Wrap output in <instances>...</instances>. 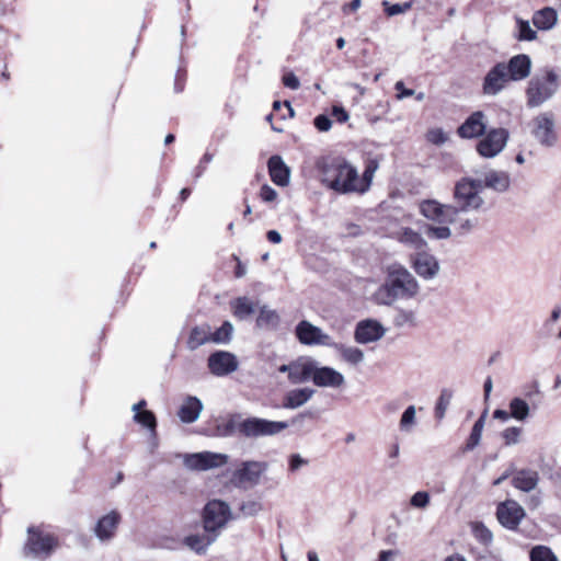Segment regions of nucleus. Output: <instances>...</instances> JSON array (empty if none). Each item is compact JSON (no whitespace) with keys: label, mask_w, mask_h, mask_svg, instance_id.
<instances>
[{"label":"nucleus","mask_w":561,"mask_h":561,"mask_svg":"<svg viewBox=\"0 0 561 561\" xmlns=\"http://www.w3.org/2000/svg\"><path fill=\"white\" fill-rule=\"evenodd\" d=\"M483 191L480 179L462 178L454 187V204H442L436 199H424L419 210L427 220L436 224L455 222L462 214L478 211L484 205L481 196Z\"/></svg>","instance_id":"1"},{"label":"nucleus","mask_w":561,"mask_h":561,"mask_svg":"<svg viewBox=\"0 0 561 561\" xmlns=\"http://www.w3.org/2000/svg\"><path fill=\"white\" fill-rule=\"evenodd\" d=\"M420 289L414 275L401 263L393 262L385 267V279L377 288L375 298L378 305L392 306L400 300L416 298Z\"/></svg>","instance_id":"2"},{"label":"nucleus","mask_w":561,"mask_h":561,"mask_svg":"<svg viewBox=\"0 0 561 561\" xmlns=\"http://www.w3.org/2000/svg\"><path fill=\"white\" fill-rule=\"evenodd\" d=\"M322 183L340 194L357 193L356 168L344 158L322 160L318 163Z\"/></svg>","instance_id":"3"},{"label":"nucleus","mask_w":561,"mask_h":561,"mask_svg":"<svg viewBox=\"0 0 561 561\" xmlns=\"http://www.w3.org/2000/svg\"><path fill=\"white\" fill-rule=\"evenodd\" d=\"M558 88V76L553 70H545L534 76L525 91L527 106L529 108L541 106L557 93Z\"/></svg>","instance_id":"4"},{"label":"nucleus","mask_w":561,"mask_h":561,"mask_svg":"<svg viewBox=\"0 0 561 561\" xmlns=\"http://www.w3.org/2000/svg\"><path fill=\"white\" fill-rule=\"evenodd\" d=\"M231 518L232 512L226 502L220 500L209 501L203 511L204 530L215 533L218 537Z\"/></svg>","instance_id":"5"},{"label":"nucleus","mask_w":561,"mask_h":561,"mask_svg":"<svg viewBox=\"0 0 561 561\" xmlns=\"http://www.w3.org/2000/svg\"><path fill=\"white\" fill-rule=\"evenodd\" d=\"M27 540L23 547V553L26 558H48L58 547V540L50 534H44L34 527L27 529Z\"/></svg>","instance_id":"6"},{"label":"nucleus","mask_w":561,"mask_h":561,"mask_svg":"<svg viewBox=\"0 0 561 561\" xmlns=\"http://www.w3.org/2000/svg\"><path fill=\"white\" fill-rule=\"evenodd\" d=\"M481 137L476 145V150L482 158L492 159L504 150L510 139V133L503 127L491 128Z\"/></svg>","instance_id":"7"},{"label":"nucleus","mask_w":561,"mask_h":561,"mask_svg":"<svg viewBox=\"0 0 561 561\" xmlns=\"http://www.w3.org/2000/svg\"><path fill=\"white\" fill-rule=\"evenodd\" d=\"M531 136L543 147H553L557 144L556 119L551 112H542L535 116L530 124Z\"/></svg>","instance_id":"8"},{"label":"nucleus","mask_w":561,"mask_h":561,"mask_svg":"<svg viewBox=\"0 0 561 561\" xmlns=\"http://www.w3.org/2000/svg\"><path fill=\"white\" fill-rule=\"evenodd\" d=\"M228 462V456L221 453L201 451L183 455V465L191 471H207L220 468Z\"/></svg>","instance_id":"9"},{"label":"nucleus","mask_w":561,"mask_h":561,"mask_svg":"<svg viewBox=\"0 0 561 561\" xmlns=\"http://www.w3.org/2000/svg\"><path fill=\"white\" fill-rule=\"evenodd\" d=\"M295 334L297 340L304 345H322L330 347L333 342L329 334L307 320H302L296 325Z\"/></svg>","instance_id":"10"},{"label":"nucleus","mask_w":561,"mask_h":561,"mask_svg":"<svg viewBox=\"0 0 561 561\" xmlns=\"http://www.w3.org/2000/svg\"><path fill=\"white\" fill-rule=\"evenodd\" d=\"M525 515L523 506L514 500L502 502L496 507V517L507 529H516Z\"/></svg>","instance_id":"11"},{"label":"nucleus","mask_w":561,"mask_h":561,"mask_svg":"<svg viewBox=\"0 0 561 561\" xmlns=\"http://www.w3.org/2000/svg\"><path fill=\"white\" fill-rule=\"evenodd\" d=\"M410 262L414 272L425 280L435 278L439 273L438 260L425 250L411 255Z\"/></svg>","instance_id":"12"},{"label":"nucleus","mask_w":561,"mask_h":561,"mask_svg":"<svg viewBox=\"0 0 561 561\" xmlns=\"http://www.w3.org/2000/svg\"><path fill=\"white\" fill-rule=\"evenodd\" d=\"M207 366L213 375L222 377L236 371L238 369L239 362L230 352L216 351L209 355Z\"/></svg>","instance_id":"13"},{"label":"nucleus","mask_w":561,"mask_h":561,"mask_svg":"<svg viewBox=\"0 0 561 561\" xmlns=\"http://www.w3.org/2000/svg\"><path fill=\"white\" fill-rule=\"evenodd\" d=\"M504 62H497L493 66L484 77L482 90L485 95L499 94L506 84L512 81L507 76Z\"/></svg>","instance_id":"14"},{"label":"nucleus","mask_w":561,"mask_h":561,"mask_svg":"<svg viewBox=\"0 0 561 561\" xmlns=\"http://www.w3.org/2000/svg\"><path fill=\"white\" fill-rule=\"evenodd\" d=\"M289 426L284 421H270L260 417H248V437L274 436Z\"/></svg>","instance_id":"15"},{"label":"nucleus","mask_w":561,"mask_h":561,"mask_svg":"<svg viewBox=\"0 0 561 561\" xmlns=\"http://www.w3.org/2000/svg\"><path fill=\"white\" fill-rule=\"evenodd\" d=\"M486 125L485 114L482 111H476L458 127L457 134L462 139L479 138L485 134Z\"/></svg>","instance_id":"16"},{"label":"nucleus","mask_w":561,"mask_h":561,"mask_svg":"<svg viewBox=\"0 0 561 561\" xmlns=\"http://www.w3.org/2000/svg\"><path fill=\"white\" fill-rule=\"evenodd\" d=\"M311 380L318 387L334 389L341 388L345 383V378L340 371L329 366H319L317 360Z\"/></svg>","instance_id":"17"},{"label":"nucleus","mask_w":561,"mask_h":561,"mask_svg":"<svg viewBox=\"0 0 561 561\" xmlns=\"http://www.w3.org/2000/svg\"><path fill=\"white\" fill-rule=\"evenodd\" d=\"M504 67H507L506 72L512 81H520L530 75L531 59L528 55L519 54L504 62Z\"/></svg>","instance_id":"18"},{"label":"nucleus","mask_w":561,"mask_h":561,"mask_svg":"<svg viewBox=\"0 0 561 561\" xmlns=\"http://www.w3.org/2000/svg\"><path fill=\"white\" fill-rule=\"evenodd\" d=\"M383 334L382 325L375 320L360 321L355 329V340L362 344L378 341Z\"/></svg>","instance_id":"19"},{"label":"nucleus","mask_w":561,"mask_h":561,"mask_svg":"<svg viewBox=\"0 0 561 561\" xmlns=\"http://www.w3.org/2000/svg\"><path fill=\"white\" fill-rule=\"evenodd\" d=\"M245 433V419L242 414H233L221 419L216 425V434L221 437L233 436Z\"/></svg>","instance_id":"20"},{"label":"nucleus","mask_w":561,"mask_h":561,"mask_svg":"<svg viewBox=\"0 0 561 561\" xmlns=\"http://www.w3.org/2000/svg\"><path fill=\"white\" fill-rule=\"evenodd\" d=\"M271 180L278 186H287L290 180V169L282 157L272 156L267 161Z\"/></svg>","instance_id":"21"},{"label":"nucleus","mask_w":561,"mask_h":561,"mask_svg":"<svg viewBox=\"0 0 561 561\" xmlns=\"http://www.w3.org/2000/svg\"><path fill=\"white\" fill-rule=\"evenodd\" d=\"M203 409L204 405L198 398L188 396L181 404L178 416L181 422L191 424L199 419Z\"/></svg>","instance_id":"22"},{"label":"nucleus","mask_w":561,"mask_h":561,"mask_svg":"<svg viewBox=\"0 0 561 561\" xmlns=\"http://www.w3.org/2000/svg\"><path fill=\"white\" fill-rule=\"evenodd\" d=\"M119 520L121 516L115 511L104 515L98 520L95 525V536L102 541L110 540L114 536Z\"/></svg>","instance_id":"23"},{"label":"nucleus","mask_w":561,"mask_h":561,"mask_svg":"<svg viewBox=\"0 0 561 561\" xmlns=\"http://www.w3.org/2000/svg\"><path fill=\"white\" fill-rule=\"evenodd\" d=\"M316 360L311 357H301L293 362V370L289 376L291 383H301L312 378Z\"/></svg>","instance_id":"24"},{"label":"nucleus","mask_w":561,"mask_h":561,"mask_svg":"<svg viewBox=\"0 0 561 561\" xmlns=\"http://www.w3.org/2000/svg\"><path fill=\"white\" fill-rule=\"evenodd\" d=\"M539 483V473L533 469H520L512 478V485L523 492L534 491Z\"/></svg>","instance_id":"25"},{"label":"nucleus","mask_w":561,"mask_h":561,"mask_svg":"<svg viewBox=\"0 0 561 561\" xmlns=\"http://www.w3.org/2000/svg\"><path fill=\"white\" fill-rule=\"evenodd\" d=\"M481 181L483 190L491 188L497 193L506 192L511 185V178L505 171L490 170Z\"/></svg>","instance_id":"26"},{"label":"nucleus","mask_w":561,"mask_h":561,"mask_svg":"<svg viewBox=\"0 0 561 561\" xmlns=\"http://www.w3.org/2000/svg\"><path fill=\"white\" fill-rule=\"evenodd\" d=\"M217 536L215 533L204 530V534L190 535L184 538V543L191 550L198 554H204L208 547L211 546L216 540Z\"/></svg>","instance_id":"27"},{"label":"nucleus","mask_w":561,"mask_h":561,"mask_svg":"<svg viewBox=\"0 0 561 561\" xmlns=\"http://www.w3.org/2000/svg\"><path fill=\"white\" fill-rule=\"evenodd\" d=\"M558 13L551 7L542 8L533 15L534 25L540 31H549L556 26Z\"/></svg>","instance_id":"28"},{"label":"nucleus","mask_w":561,"mask_h":561,"mask_svg":"<svg viewBox=\"0 0 561 561\" xmlns=\"http://www.w3.org/2000/svg\"><path fill=\"white\" fill-rule=\"evenodd\" d=\"M207 343H211V327L207 323L194 327L187 340L188 348L194 351Z\"/></svg>","instance_id":"29"},{"label":"nucleus","mask_w":561,"mask_h":561,"mask_svg":"<svg viewBox=\"0 0 561 561\" xmlns=\"http://www.w3.org/2000/svg\"><path fill=\"white\" fill-rule=\"evenodd\" d=\"M398 241L419 252L426 250L427 248L426 240L419 232L408 227L402 228L398 232Z\"/></svg>","instance_id":"30"},{"label":"nucleus","mask_w":561,"mask_h":561,"mask_svg":"<svg viewBox=\"0 0 561 561\" xmlns=\"http://www.w3.org/2000/svg\"><path fill=\"white\" fill-rule=\"evenodd\" d=\"M330 347L334 348L344 362L353 366L363 363L365 358L364 352L355 346H346L345 344L333 341Z\"/></svg>","instance_id":"31"},{"label":"nucleus","mask_w":561,"mask_h":561,"mask_svg":"<svg viewBox=\"0 0 561 561\" xmlns=\"http://www.w3.org/2000/svg\"><path fill=\"white\" fill-rule=\"evenodd\" d=\"M280 318L276 310L263 305L259 308L256 325L264 330H275L279 324Z\"/></svg>","instance_id":"32"},{"label":"nucleus","mask_w":561,"mask_h":561,"mask_svg":"<svg viewBox=\"0 0 561 561\" xmlns=\"http://www.w3.org/2000/svg\"><path fill=\"white\" fill-rule=\"evenodd\" d=\"M313 394L314 390L311 388L294 389L286 394L284 407L288 409H297L310 400Z\"/></svg>","instance_id":"33"},{"label":"nucleus","mask_w":561,"mask_h":561,"mask_svg":"<svg viewBox=\"0 0 561 561\" xmlns=\"http://www.w3.org/2000/svg\"><path fill=\"white\" fill-rule=\"evenodd\" d=\"M268 465L265 461H248V488L266 481Z\"/></svg>","instance_id":"34"},{"label":"nucleus","mask_w":561,"mask_h":561,"mask_svg":"<svg viewBox=\"0 0 561 561\" xmlns=\"http://www.w3.org/2000/svg\"><path fill=\"white\" fill-rule=\"evenodd\" d=\"M488 411L485 410L480 417L474 422L471 433L467 439V443L463 447V451H470L473 450L481 440L482 432L485 425V419H486Z\"/></svg>","instance_id":"35"},{"label":"nucleus","mask_w":561,"mask_h":561,"mask_svg":"<svg viewBox=\"0 0 561 561\" xmlns=\"http://www.w3.org/2000/svg\"><path fill=\"white\" fill-rule=\"evenodd\" d=\"M417 323L416 312L412 309L399 308L393 316L396 328H415Z\"/></svg>","instance_id":"36"},{"label":"nucleus","mask_w":561,"mask_h":561,"mask_svg":"<svg viewBox=\"0 0 561 561\" xmlns=\"http://www.w3.org/2000/svg\"><path fill=\"white\" fill-rule=\"evenodd\" d=\"M377 168H378L377 162L369 161L362 178H359L358 172L356 171V181L358 182V183H356L357 193L363 194L369 190L373 178H374V173L376 172Z\"/></svg>","instance_id":"37"},{"label":"nucleus","mask_w":561,"mask_h":561,"mask_svg":"<svg viewBox=\"0 0 561 561\" xmlns=\"http://www.w3.org/2000/svg\"><path fill=\"white\" fill-rule=\"evenodd\" d=\"M449 224H438V225H425L424 233L427 238L433 240H447L451 238L453 230L448 227Z\"/></svg>","instance_id":"38"},{"label":"nucleus","mask_w":561,"mask_h":561,"mask_svg":"<svg viewBox=\"0 0 561 561\" xmlns=\"http://www.w3.org/2000/svg\"><path fill=\"white\" fill-rule=\"evenodd\" d=\"M454 397L453 390L448 388H444L440 391V394L437 399L436 405H435V417L438 421H442L445 417L446 411L451 402V399Z\"/></svg>","instance_id":"39"},{"label":"nucleus","mask_w":561,"mask_h":561,"mask_svg":"<svg viewBox=\"0 0 561 561\" xmlns=\"http://www.w3.org/2000/svg\"><path fill=\"white\" fill-rule=\"evenodd\" d=\"M511 416L517 421H524L529 415V405L522 398H514L510 402Z\"/></svg>","instance_id":"40"},{"label":"nucleus","mask_w":561,"mask_h":561,"mask_svg":"<svg viewBox=\"0 0 561 561\" xmlns=\"http://www.w3.org/2000/svg\"><path fill=\"white\" fill-rule=\"evenodd\" d=\"M516 38L518 41L531 42L537 38V32L530 26L529 21L516 18Z\"/></svg>","instance_id":"41"},{"label":"nucleus","mask_w":561,"mask_h":561,"mask_svg":"<svg viewBox=\"0 0 561 561\" xmlns=\"http://www.w3.org/2000/svg\"><path fill=\"white\" fill-rule=\"evenodd\" d=\"M233 333V325L229 321H225L216 331H211V343L227 344L231 341Z\"/></svg>","instance_id":"42"},{"label":"nucleus","mask_w":561,"mask_h":561,"mask_svg":"<svg viewBox=\"0 0 561 561\" xmlns=\"http://www.w3.org/2000/svg\"><path fill=\"white\" fill-rule=\"evenodd\" d=\"M449 224L455 225V233L457 236H466L478 226L479 220L476 217L462 218L461 215H459L457 221Z\"/></svg>","instance_id":"43"},{"label":"nucleus","mask_w":561,"mask_h":561,"mask_svg":"<svg viewBox=\"0 0 561 561\" xmlns=\"http://www.w3.org/2000/svg\"><path fill=\"white\" fill-rule=\"evenodd\" d=\"M530 561H559L553 551L547 546H535L529 553Z\"/></svg>","instance_id":"44"},{"label":"nucleus","mask_w":561,"mask_h":561,"mask_svg":"<svg viewBox=\"0 0 561 561\" xmlns=\"http://www.w3.org/2000/svg\"><path fill=\"white\" fill-rule=\"evenodd\" d=\"M416 423V409L409 405L402 413L399 427L402 432L410 433Z\"/></svg>","instance_id":"45"},{"label":"nucleus","mask_w":561,"mask_h":561,"mask_svg":"<svg viewBox=\"0 0 561 561\" xmlns=\"http://www.w3.org/2000/svg\"><path fill=\"white\" fill-rule=\"evenodd\" d=\"M471 529L474 538L483 545H489L493 540L491 530L482 523L474 522L471 524Z\"/></svg>","instance_id":"46"},{"label":"nucleus","mask_w":561,"mask_h":561,"mask_svg":"<svg viewBox=\"0 0 561 561\" xmlns=\"http://www.w3.org/2000/svg\"><path fill=\"white\" fill-rule=\"evenodd\" d=\"M381 5L388 16H394L408 12L412 8V2L403 3H390L388 0H383Z\"/></svg>","instance_id":"47"},{"label":"nucleus","mask_w":561,"mask_h":561,"mask_svg":"<svg viewBox=\"0 0 561 561\" xmlns=\"http://www.w3.org/2000/svg\"><path fill=\"white\" fill-rule=\"evenodd\" d=\"M523 433L522 427L512 426L507 427L502 432V438L504 439V444L506 446L516 445L519 443L520 435Z\"/></svg>","instance_id":"48"},{"label":"nucleus","mask_w":561,"mask_h":561,"mask_svg":"<svg viewBox=\"0 0 561 561\" xmlns=\"http://www.w3.org/2000/svg\"><path fill=\"white\" fill-rule=\"evenodd\" d=\"M430 501H431V496H430L428 492L417 491L411 496L410 504H411V506H413L415 508L424 510L428 506Z\"/></svg>","instance_id":"49"},{"label":"nucleus","mask_w":561,"mask_h":561,"mask_svg":"<svg viewBox=\"0 0 561 561\" xmlns=\"http://www.w3.org/2000/svg\"><path fill=\"white\" fill-rule=\"evenodd\" d=\"M134 419L136 422L154 431L157 422H156V416L151 411L136 412Z\"/></svg>","instance_id":"50"},{"label":"nucleus","mask_w":561,"mask_h":561,"mask_svg":"<svg viewBox=\"0 0 561 561\" xmlns=\"http://www.w3.org/2000/svg\"><path fill=\"white\" fill-rule=\"evenodd\" d=\"M447 134L442 128H432L426 133V140L433 145L440 146L447 141Z\"/></svg>","instance_id":"51"},{"label":"nucleus","mask_w":561,"mask_h":561,"mask_svg":"<svg viewBox=\"0 0 561 561\" xmlns=\"http://www.w3.org/2000/svg\"><path fill=\"white\" fill-rule=\"evenodd\" d=\"M283 107H285V108H286V112H287V114H285V113H280V117H282L283 119H285L286 117H290V118H291V117H294V115H295V111H294V108L291 107L290 102L285 101L284 103H282L280 101H275V102L273 103V111H275V112H282Z\"/></svg>","instance_id":"52"},{"label":"nucleus","mask_w":561,"mask_h":561,"mask_svg":"<svg viewBox=\"0 0 561 561\" xmlns=\"http://www.w3.org/2000/svg\"><path fill=\"white\" fill-rule=\"evenodd\" d=\"M308 460L302 458L299 454H293L289 457L288 468L290 472H296L301 467L308 465Z\"/></svg>","instance_id":"53"},{"label":"nucleus","mask_w":561,"mask_h":561,"mask_svg":"<svg viewBox=\"0 0 561 561\" xmlns=\"http://www.w3.org/2000/svg\"><path fill=\"white\" fill-rule=\"evenodd\" d=\"M313 124L319 131H328L332 127V121L324 114L316 116Z\"/></svg>","instance_id":"54"},{"label":"nucleus","mask_w":561,"mask_h":561,"mask_svg":"<svg viewBox=\"0 0 561 561\" xmlns=\"http://www.w3.org/2000/svg\"><path fill=\"white\" fill-rule=\"evenodd\" d=\"M283 83L286 88L291 90H297L300 87L298 77L293 72H288L283 77Z\"/></svg>","instance_id":"55"},{"label":"nucleus","mask_w":561,"mask_h":561,"mask_svg":"<svg viewBox=\"0 0 561 561\" xmlns=\"http://www.w3.org/2000/svg\"><path fill=\"white\" fill-rule=\"evenodd\" d=\"M260 196L264 202L270 203V202H274L276 199L277 193L273 187H271L268 185H263L261 187Z\"/></svg>","instance_id":"56"},{"label":"nucleus","mask_w":561,"mask_h":561,"mask_svg":"<svg viewBox=\"0 0 561 561\" xmlns=\"http://www.w3.org/2000/svg\"><path fill=\"white\" fill-rule=\"evenodd\" d=\"M394 89L396 91L398 92L397 94V98L399 100H402V99H405V98H409V96H412L414 95L415 91L412 90V89H407L403 84L402 81H398L396 84H394Z\"/></svg>","instance_id":"57"},{"label":"nucleus","mask_w":561,"mask_h":561,"mask_svg":"<svg viewBox=\"0 0 561 561\" xmlns=\"http://www.w3.org/2000/svg\"><path fill=\"white\" fill-rule=\"evenodd\" d=\"M332 115L339 123H345L348 121L350 115L343 106H333Z\"/></svg>","instance_id":"58"},{"label":"nucleus","mask_w":561,"mask_h":561,"mask_svg":"<svg viewBox=\"0 0 561 561\" xmlns=\"http://www.w3.org/2000/svg\"><path fill=\"white\" fill-rule=\"evenodd\" d=\"M234 314L240 319L245 318V297H240L237 299Z\"/></svg>","instance_id":"59"},{"label":"nucleus","mask_w":561,"mask_h":561,"mask_svg":"<svg viewBox=\"0 0 561 561\" xmlns=\"http://www.w3.org/2000/svg\"><path fill=\"white\" fill-rule=\"evenodd\" d=\"M263 510L260 501L248 502V516H255Z\"/></svg>","instance_id":"60"},{"label":"nucleus","mask_w":561,"mask_h":561,"mask_svg":"<svg viewBox=\"0 0 561 561\" xmlns=\"http://www.w3.org/2000/svg\"><path fill=\"white\" fill-rule=\"evenodd\" d=\"M396 556H398L397 550H382L379 553L378 561H392Z\"/></svg>","instance_id":"61"},{"label":"nucleus","mask_w":561,"mask_h":561,"mask_svg":"<svg viewBox=\"0 0 561 561\" xmlns=\"http://www.w3.org/2000/svg\"><path fill=\"white\" fill-rule=\"evenodd\" d=\"M266 238L270 242L275 243V244L282 242V236L276 230H268L266 233Z\"/></svg>","instance_id":"62"},{"label":"nucleus","mask_w":561,"mask_h":561,"mask_svg":"<svg viewBox=\"0 0 561 561\" xmlns=\"http://www.w3.org/2000/svg\"><path fill=\"white\" fill-rule=\"evenodd\" d=\"M493 417L506 422L512 416L510 411L507 412L505 410L496 409L493 412Z\"/></svg>","instance_id":"63"},{"label":"nucleus","mask_w":561,"mask_h":561,"mask_svg":"<svg viewBox=\"0 0 561 561\" xmlns=\"http://www.w3.org/2000/svg\"><path fill=\"white\" fill-rule=\"evenodd\" d=\"M492 388H493V381H492V378L490 376L486 377L485 381H484V385H483V390H484V400L486 401L492 392Z\"/></svg>","instance_id":"64"}]
</instances>
